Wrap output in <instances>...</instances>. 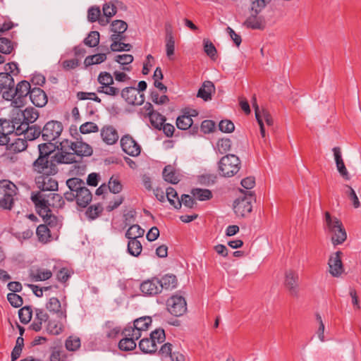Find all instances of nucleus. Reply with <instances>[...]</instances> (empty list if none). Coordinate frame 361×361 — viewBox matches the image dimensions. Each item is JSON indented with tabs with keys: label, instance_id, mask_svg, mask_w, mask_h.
Here are the masks:
<instances>
[{
	"label": "nucleus",
	"instance_id": "f257e3e1",
	"mask_svg": "<svg viewBox=\"0 0 361 361\" xmlns=\"http://www.w3.org/2000/svg\"><path fill=\"white\" fill-rule=\"evenodd\" d=\"M324 216L329 232L333 234L331 242L334 245L343 243L347 239V233L341 220L337 217H332L329 212H326Z\"/></svg>",
	"mask_w": 361,
	"mask_h": 361
},
{
	"label": "nucleus",
	"instance_id": "f03ea898",
	"mask_svg": "<svg viewBox=\"0 0 361 361\" xmlns=\"http://www.w3.org/2000/svg\"><path fill=\"white\" fill-rule=\"evenodd\" d=\"M58 163L55 159V154L49 157H44L39 155L37 159L32 163V168L33 172L39 175H55L58 173Z\"/></svg>",
	"mask_w": 361,
	"mask_h": 361
},
{
	"label": "nucleus",
	"instance_id": "7ed1b4c3",
	"mask_svg": "<svg viewBox=\"0 0 361 361\" xmlns=\"http://www.w3.org/2000/svg\"><path fill=\"white\" fill-rule=\"evenodd\" d=\"M18 188L11 181L4 179L0 180V207L11 210L14 204L13 197Z\"/></svg>",
	"mask_w": 361,
	"mask_h": 361
},
{
	"label": "nucleus",
	"instance_id": "20e7f679",
	"mask_svg": "<svg viewBox=\"0 0 361 361\" xmlns=\"http://www.w3.org/2000/svg\"><path fill=\"white\" fill-rule=\"evenodd\" d=\"M240 160L233 154H228L223 157L219 161V170L221 176L232 177L240 170Z\"/></svg>",
	"mask_w": 361,
	"mask_h": 361
},
{
	"label": "nucleus",
	"instance_id": "39448f33",
	"mask_svg": "<svg viewBox=\"0 0 361 361\" xmlns=\"http://www.w3.org/2000/svg\"><path fill=\"white\" fill-rule=\"evenodd\" d=\"M240 192L244 193V196L234 201L233 211L238 216L245 217L252 210V202L255 200V196L254 192L251 191L245 192L243 190H240Z\"/></svg>",
	"mask_w": 361,
	"mask_h": 361
},
{
	"label": "nucleus",
	"instance_id": "423d86ee",
	"mask_svg": "<svg viewBox=\"0 0 361 361\" xmlns=\"http://www.w3.org/2000/svg\"><path fill=\"white\" fill-rule=\"evenodd\" d=\"M168 311L175 317H180L187 311V304L185 298L180 295H174L166 301Z\"/></svg>",
	"mask_w": 361,
	"mask_h": 361
},
{
	"label": "nucleus",
	"instance_id": "0eeeda50",
	"mask_svg": "<svg viewBox=\"0 0 361 361\" xmlns=\"http://www.w3.org/2000/svg\"><path fill=\"white\" fill-rule=\"evenodd\" d=\"M42 129V139L44 141H54L63 129L61 122L51 120L46 123Z\"/></svg>",
	"mask_w": 361,
	"mask_h": 361
},
{
	"label": "nucleus",
	"instance_id": "6e6552de",
	"mask_svg": "<svg viewBox=\"0 0 361 361\" xmlns=\"http://www.w3.org/2000/svg\"><path fill=\"white\" fill-rule=\"evenodd\" d=\"M48 195L41 192H32L30 199L35 204L37 213L41 216L47 212H51Z\"/></svg>",
	"mask_w": 361,
	"mask_h": 361
},
{
	"label": "nucleus",
	"instance_id": "1a4fd4ad",
	"mask_svg": "<svg viewBox=\"0 0 361 361\" xmlns=\"http://www.w3.org/2000/svg\"><path fill=\"white\" fill-rule=\"evenodd\" d=\"M298 280L299 276L296 271L290 269L285 272L284 286L289 294L294 298L299 296Z\"/></svg>",
	"mask_w": 361,
	"mask_h": 361
},
{
	"label": "nucleus",
	"instance_id": "9d476101",
	"mask_svg": "<svg viewBox=\"0 0 361 361\" xmlns=\"http://www.w3.org/2000/svg\"><path fill=\"white\" fill-rule=\"evenodd\" d=\"M142 294L146 296H155L162 291V286L159 284L158 277H152L144 281L140 286Z\"/></svg>",
	"mask_w": 361,
	"mask_h": 361
},
{
	"label": "nucleus",
	"instance_id": "9b49d317",
	"mask_svg": "<svg viewBox=\"0 0 361 361\" xmlns=\"http://www.w3.org/2000/svg\"><path fill=\"white\" fill-rule=\"evenodd\" d=\"M31 90L30 84L27 80H22L17 84L14 90L16 98L13 101L16 107L24 105L25 99L28 94H30Z\"/></svg>",
	"mask_w": 361,
	"mask_h": 361
},
{
	"label": "nucleus",
	"instance_id": "f8f14e48",
	"mask_svg": "<svg viewBox=\"0 0 361 361\" xmlns=\"http://www.w3.org/2000/svg\"><path fill=\"white\" fill-rule=\"evenodd\" d=\"M138 93L137 90L134 87H127L122 90L121 95L125 101L131 105H141L145 102V94L143 93L140 94L137 97Z\"/></svg>",
	"mask_w": 361,
	"mask_h": 361
},
{
	"label": "nucleus",
	"instance_id": "ddd939ff",
	"mask_svg": "<svg viewBox=\"0 0 361 361\" xmlns=\"http://www.w3.org/2000/svg\"><path fill=\"white\" fill-rule=\"evenodd\" d=\"M121 146L123 151L130 156L137 157L140 154V146L130 135L121 137Z\"/></svg>",
	"mask_w": 361,
	"mask_h": 361
},
{
	"label": "nucleus",
	"instance_id": "4468645a",
	"mask_svg": "<svg viewBox=\"0 0 361 361\" xmlns=\"http://www.w3.org/2000/svg\"><path fill=\"white\" fill-rule=\"evenodd\" d=\"M343 252L337 251L329 257L328 265L329 272L334 277H338L344 272V267L341 260Z\"/></svg>",
	"mask_w": 361,
	"mask_h": 361
},
{
	"label": "nucleus",
	"instance_id": "2eb2a0df",
	"mask_svg": "<svg viewBox=\"0 0 361 361\" xmlns=\"http://www.w3.org/2000/svg\"><path fill=\"white\" fill-rule=\"evenodd\" d=\"M52 175H39L35 177V183L39 189V192L56 191L58 190V182L51 178Z\"/></svg>",
	"mask_w": 361,
	"mask_h": 361
},
{
	"label": "nucleus",
	"instance_id": "dca6fc26",
	"mask_svg": "<svg viewBox=\"0 0 361 361\" xmlns=\"http://www.w3.org/2000/svg\"><path fill=\"white\" fill-rule=\"evenodd\" d=\"M243 25L247 29L264 30L267 26V21L264 16L250 13Z\"/></svg>",
	"mask_w": 361,
	"mask_h": 361
},
{
	"label": "nucleus",
	"instance_id": "f3484780",
	"mask_svg": "<svg viewBox=\"0 0 361 361\" xmlns=\"http://www.w3.org/2000/svg\"><path fill=\"white\" fill-rule=\"evenodd\" d=\"M30 99L32 103L37 107L44 106L48 101L47 94L39 87H34L32 89Z\"/></svg>",
	"mask_w": 361,
	"mask_h": 361
},
{
	"label": "nucleus",
	"instance_id": "a211bd4d",
	"mask_svg": "<svg viewBox=\"0 0 361 361\" xmlns=\"http://www.w3.org/2000/svg\"><path fill=\"white\" fill-rule=\"evenodd\" d=\"M101 137L107 145H114L118 140L117 130L112 126H105L101 130Z\"/></svg>",
	"mask_w": 361,
	"mask_h": 361
},
{
	"label": "nucleus",
	"instance_id": "6ab92c4d",
	"mask_svg": "<svg viewBox=\"0 0 361 361\" xmlns=\"http://www.w3.org/2000/svg\"><path fill=\"white\" fill-rule=\"evenodd\" d=\"M46 308L50 312L56 313L57 317L59 319H66V310H61V304L57 298H51L46 304Z\"/></svg>",
	"mask_w": 361,
	"mask_h": 361
},
{
	"label": "nucleus",
	"instance_id": "aec40b11",
	"mask_svg": "<svg viewBox=\"0 0 361 361\" xmlns=\"http://www.w3.org/2000/svg\"><path fill=\"white\" fill-rule=\"evenodd\" d=\"M55 159H56V163H58V164H70L81 162L80 159L76 156V154L69 152L68 150L56 152Z\"/></svg>",
	"mask_w": 361,
	"mask_h": 361
},
{
	"label": "nucleus",
	"instance_id": "412c9836",
	"mask_svg": "<svg viewBox=\"0 0 361 361\" xmlns=\"http://www.w3.org/2000/svg\"><path fill=\"white\" fill-rule=\"evenodd\" d=\"M27 147V141L25 139L15 138L12 142L10 140L3 155L23 152L26 149Z\"/></svg>",
	"mask_w": 361,
	"mask_h": 361
},
{
	"label": "nucleus",
	"instance_id": "4be33fe9",
	"mask_svg": "<svg viewBox=\"0 0 361 361\" xmlns=\"http://www.w3.org/2000/svg\"><path fill=\"white\" fill-rule=\"evenodd\" d=\"M197 115L196 110H192V113L190 114L185 112L183 115L178 116L176 119V126L180 130H188L193 123L192 116Z\"/></svg>",
	"mask_w": 361,
	"mask_h": 361
},
{
	"label": "nucleus",
	"instance_id": "5701e85b",
	"mask_svg": "<svg viewBox=\"0 0 361 361\" xmlns=\"http://www.w3.org/2000/svg\"><path fill=\"white\" fill-rule=\"evenodd\" d=\"M215 92V87L212 81L206 80L199 89L197 97L207 102L212 99V93Z\"/></svg>",
	"mask_w": 361,
	"mask_h": 361
},
{
	"label": "nucleus",
	"instance_id": "b1692460",
	"mask_svg": "<svg viewBox=\"0 0 361 361\" xmlns=\"http://www.w3.org/2000/svg\"><path fill=\"white\" fill-rule=\"evenodd\" d=\"M59 152V146L53 143L52 141H46L44 143L38 145L39 155H42L44 157L50 158L56 152V150Z\"/></svg>",
	"mask_w": 361,
	"mask_h": 361
},
{
	"label": "nucleus",
	"instance_id": "393cba45",
	"mask_svg": "<svg viewBox=\"0 0 361 361\" xmlns=\"http://www.w3.org/2000/svg\"><path fill=\"white\" fill-rule=\"evenodd\" d=\"M92 200V194L90 190L86 188H83L79 195L76 196L75 202L78 207L80 208H86Z\"/></svg>",
	"mask_w": 361,
	"mask_h": 361
},
{
	"label": "nucleus",
	"instance_id": "a878e982",
	"mask_svg": "<svg viewBox=\"0 0 361 361\" xmlns=\"http://www.w3.org/2000/svg\"><path fill=\"white\" fill-rule=\"evenodd\" d=\"M66 184L68 189L75 193V197L79 195L83 188H86L85 182L80 178L74 177L68 178Z\"/></svg>",
	"mask_w": 361,
	"mask_h": 361
},
{
	"label": "nucleus",
	"instance_id": "bb28decb",
	"mask_svg": "<svg viewBox=\"0 0 361 361\" xmlns=\"http://www.w3.org/2000/svg\"><path fill=\"white\" fill-rule=\"evenodd\" d=\"M139 348L144 353L153 354L157 351V345L150 338H145L139 342Z\"/></svg>",
	"mask_w": 361,
	"mask_h": 361
},
{
	"label": "nucleus",
	"instance_id": "cd10ccee",
	"mask_svg": "<svg viewBox=\"0 0 361 361\" xmlns=\"http://www.w3.org/2000/svg\"><path fill=\"white\" fill-rule=\"evenodd\" d=\"M159 284L162 286V290H172L176 288L178 280L173 274H166L159 279Z\"/></svg>",
	"mask_w": 361,
	"mask_h": 361
},
{
	"label": "nucleus",
	"instance_id": "c85d7f7f",
	"mask_svg": "<svg viewBox=\"0 0 361 361\" xmlns=\"http://www.w3.org/2000/svg\"><path fill=\"white\" fill-rule=\"evenodd\" d=\"M162 175L164 180L171 184H177L180 180L176 175V170L171 165H167L164 167Z\"/></svg>",
	"mask_w": 361,
	"mask_h": 361
},
{
	"label": "nucleus",
	"instance_id": "c756f323",
	"mask_svg": "<svg viewBox=\"0 0 361 361\" xmlns=\"http://www.w3.org/2000/svg\"><path fill=\"white\" fill-rule=\"evenodd\" d=\"M15 82L13 77L9 73H0V90L1 92L4 89L12 90L14 89Z\"/></svg>",
	"mask_w": 361,
	"mask_h": 361
},
{
	"label": "nucleus",
	"instance_id": "7c9ffc66",
	"mask_svg": "<svg viewBox=\"0 0 361 361\" xmlns=\"http://www.w3.org/2000/svg\"><path fill=\"white\" fill-rule=\"evenodd\" d=\"M36 234L38 240L42 243H46L50 240L51 232L47 225L40 224L37 227Z\"/></svg>",
	"mask_w": 361,
	"mask_h": 361
},
{
	"label": "nucleus",
	"instance_id": "2f4dec72",
	"mask_svg": "<svg viewBox=\"0 0 361 361\" xmlns=\"http://www.w3.org/2000/svg\"><path fill=\"white\" fill-rule=\"evenodd\" d=\"M145 230L142 228L138 224H133L126 232V237L128 240H137L138 238L143 236Z\"/></svg>",
	"mask_w": 361,
	"mask_h": 361
},
{
	"label": "nucleus",
	"instance_id": "473e14b6",
	"mask_svg": "<svg viewBox=\"0 0 361 361\" xmlns=\"http://www.w3.org/2000/svg\"><path fill=\"white\" fill-rule=\"evenodd\" d=\"M80 141L79 142L78 150L75 151L76 156L80 159L82 161L83 157H90L92 154L93 150L92 147L82 141V137H80Z\"/></svg>",
	"mask_w": 361,
	"mask_h": 361
},
{
	"label": "nucleus",
	"instance_id": "72a5a7b5",
	"mask_svg": "<svg viewBox=\"0 0 361 361\" xmlns=\"http://www.w3.org/2000/svg\"><path fill=\"white\" fill-rule=\"evenodd\" d=\"M166 196L170 204L176 209H179L181 208V201H180L178 193L173 188L169 187L166 189Z\"/></svg>",
	"mask_w": 361,
	"mask_h": 361
},
{
	"label": "nucleus",
	"instance_id": "f704fd0d",
	"mask_svg": "<svg viewBox=\"0 0 361 361\" xmlns=\"http://www.w3.org/2000/svg\"><path fill=\"white\" fill-rule=\"evenodd\" d=\"M191 194L200 201L209 200L213 197L212 191L209 189L193 188Z\"/></svg>",
	"mask_w": 361,
	"mask_h": 361
},
{
	"label": "nucleus",
	"instance_id": "c9c22d12",
	"mask_svg": "<svg viewBox=\"0 0 361 361\" xmlns=\"http://www.w3.org/2000/svg\"><path fill=\"white\" fill-rule=\"evenodd\" d=\"M30 276L35 281H41L49 279L52 273L48 269H37L35 273L31 272Z\"/></svg>",
	"mask_w": 361,
	"mask_h": 361
},
{
	"label": "nucleus",
	"instance_id": "e433bc0d",
	"mask_svg": "<svg viewBox=\"0 0 361 361\" xmlns=\"http://www.w3.org/2000/svg\"><path fill=\"white\" fill-rule=\"evenodd\" d=\"M27 130L25 135H24L25 140H34L39 137L41 135L42 136V129L40 126L33 125L25 128Z\"/></svg>",
	"mask_w": 361,
	"mask_h": 361
},
{
	"label": "nucleus",
	"instance_id": "4c0bfd02",
	"mask_svg": "<svg viewBox=\"0 0 361 361\" xmlns=\"http://www.w3.org/2000/svg\"><path fill=\"white\" fill-rule=\"evenodd\" d=\"M127 250L130 255L138 257L141 254L142 246L138 240H129Z\"/></svg>",
	"mask_w": 361,
	"mask_h": 361
},
{
	"label": "nucleus",
	"instance_id": "58836bf2",
	"mask_svg": "<svg viewBox=\"0 0 361 361\" xmlns=\"http://www.w3.org/2000/svg\"><path fill=\"white\" fill-rule=\"evenodd\" d=\"M142 330H140L139 329L133 326L130 323L122 331V335L124 336H130L135 341L142 336Z\"/></svg>",
	"mask_w": 361,
	"mask_h": 361
},
{
	"label": "nucleus",
	"instance_id": "ea45409f",
	"mask_svg": "<svg viewBox=\"0 0 361 361\" xmlns=\"http://www.w3.org/2000/svg\"><path fill=\"white\" fill-rule=\"evenodd\" d=\"M18 316L21 323L28 324L32 317V309L30 305L24 306L18 310Z\"/></svg>",
	"mask_w": 361,
	"mask_h": 361
},
{
	"label": "nucleus",
	"instance_id": "a19ab883",
	"mask_svg": "<svg viewBox=\"0 0 361 361\" xmlns=\"http://www.w3.org/2000/svg\"><path fill=\"white\" fill-rule=\"evenodd\" d=\"M16 43L13 42L11 39L1 37H0V52L3 54H9L14 49Z\"/></svg>",
	"mask_w": 361,
	"mask_h": 361
},
{
	"label": "nucleus",
	"instance_id": "79ce46f5",
	"mask_svg": "<svg viewBox=\"0 0 361 361\" xmlns=\"http://www.w3.org/2000/svg\"><path fill=\"white\" fill-rule=\"evenodd\" d=\"M271 2V0H252L249 8L250 12L260 14L262 10Z\"/></svg>",
	"mask_w": 361,
	"mask_h": 361
},
{
	"label": "nucleus",
	"instance_id": "37998d69",
	"mask_svg": "<svg viewBox=\"0 0 361 361\" xmlns=\"http://www.w3.org/2000/svg\"><path fill=\"white\" fill-rule=\"evenodd\" d=\"M136 348L135 341L130 336H124L118 343V348L122 351H130Z\"/></svg>",
	"mask_w": 361,
	"mask_h": 361
},
{
	"label": "nucleus",
	"instance_id": "c03bdc74",
	"mask_svg": "<svg viewBox=\"0 0 361 361\" xmlns=\"http://www.w3.org/2000/svg\"><path fill=\"white\" fill-rule=\"evenodd\" d=\"M45 225L51 228H56L61 226V221L59 218L51 212H47L41 216Z\"/></svg>",
	"mask_w": 361,
	"mask_h": 361
},
{
	"label": "nucleus",
	"instance_id": "a18cd8bd",
	"mask_svg": "<svg viewBox=\"0 0 361 361\" xmlns=\"http://www.w3.org/2000/svg\"><path fill=\"white\" fill-rule=\"evenodd\" d=\"M47 331L51 335H59L63 331V325L61 322L49 320L47 326Z\"/></svg>",
	"mask_w": 361,
	"mask_h": 361
},
{
	"label": "nucleus",
	"instance_id": "49530a36",
	"mask_svg": "<svg viewBox=\"0 0 361 361\" xmlns=\"http://www.w3.org/2000/svg\"><path fill=\"white\" fill-rule=\"evenodd\" d=\"M128 29V24L122 20H115L110 25V31L114 34L124 33Z\"/></svg>",
	"mask_w": 361,
	"mask_h": 361
},
{
	"label": "nucleus",
	"instance_id": "de8ad7c7",
	"mask_svg": "<svg viewBox=\"0 0 361 361\" xmlns=\"http://www.w3.org/2000/svg\"><path fill=\"white\" fill-rule=\"evenodd\" d=\"M99 32L97 31H91L87 37H86L83 43L91 48L96 47L99 45Z\"/></svg>",
	"mask_w": 361,
	"mask_h": 361
},
{
	"label": "nucleus",
	"instance_id": "09e8293b",
	"mask_svg": "<svg viewBox=\"0 0 361 361\" xmlns=\"http://www.w3.org/2000/svg\"><path fill=\"white\" fill-rule=\"evenodd\" d=\"M151 125L157 130H161L163 123L166 121V117L159 112H155L149 116Z\"/></svg>",
	"mask_w": 361,
	"mask_h": 361
},
{
	"label": "nucleus",
	"instance_id": "8fccbe9b",
	"mask_svg": "<svg viewBox=\"0 0 361 361\" xmlns=\"http://www.w3.org/2000/svg\"><path fill=\"white\" fill-rule=\"evenodd\" d=\"M103 212V207L100 203L90 206L86 212V216L91 220L97 219Z\"/></svg>",
	"mask_w": 361,
	"mask_h": 361
},
{
	"label": "nucleus",
	"instance_id": "3c124183",
	"mask_svg": "<svg viewBox=\"0 0 361 361\" xmlns=\"http://www.w3.org/2000/svg\"><path fill=\"white\" fill-rule=\"evenodd\" d=\"M151 323L152 318L150 317L145 316L135 319L132 326L139 329L140 330L147 331Z\"/></svg>",
	"mask_w": 361,
	"mask_h": 361
},
{
	"label": "nucleus",
	"instance_id": "603ef678",
	"mask_svg": "<svg viewBox=\"0 0 361 361\" xmlns=\"http://www.w3.org/2000/svg\"><path fill=\"white\" fill-rule=\"evenodd\" d=\"M232 142L230 138L223 137L219 139L216 143L218 151L220 154H225L231 149Z\"/></svg>",
	"mask_w": 361,
	"mask_h": 361
},
{
	"label": "nucleus",
	"instance_id": "864d4df0",
	"mask_svg": "<svg viewBox=\"0 0 361 361\" xmlns=\"http://www.w3.org/2000/svg\"><path fill=\"white\" fill-rule=\"evenodd\" d=\"M15 126L13 121L6 118H0V132L4 133L6 135H10L13 133Z\"/></svg>",
	"mask_w": 361,
	"mask_h": 361
},
{
	"label": "nucleus",
	"instance_id": "5fc2aeb1",
	"mask_svg": "<svg viewBox=\"0 0 361 361\" xmlns=\"http://www.w3.org/2000/svg\"><path fill=\"white\" fill-rule=\"evenodd\" d=\"M80 339L76 336H69L66 340L65 347L68 351H75L80 347Z\"/></svg>",
	"mask_w": 361,
	"mask_h": 361
},
{
	"label": "nucleus",
	"instance_id": "6e6d98bb",
	"mask_svg": "<svg viewBox=\"0 0 361 361\" xmlns=\"http://www.w3.org/2000/svg\"><path fill=\"white\" fill-rule=\"evenodd\" d=\"M149 338L154 343H162L166 339V334L164 329L158 328L152 331Z\"/></svg>",
	"mask_w": 361,
	"mask_h": 361
},
{
	"label": "nucleus",
	"instance_id": "4d7b16f0",
	"mask_svg": "<svg viewBox=\"0 0 361 361\" xmlns=\"http://www.w3.org/2000/svg\"><path fill=\"white\" fill-rule=\"evenodd\" d=\"M23 120L30 123H34L38 118L39 114L36 109L32 107L27 108L23 112Z\"/></svg>",
	"mask_w": 361,
	"mask_h": 361
},
{
	"label": "nucleus",
	"instance_id": "13d9d810",
	"mask_svg": "<svg viewBox=\"0 0 361 361\" xmlns=\"http://www.w3.org/2000/svg\"><path fill=\"white\" fill-rule=\"evenodd\" d=\"M108 189L111 193L118 194L122 190L123 185L118 178H114V177L112 176L109 179Z\"/></svg>",
	"mask_w": 361,
	"mask_h": 361
},
{
	"label": "nucleus",
	"instance_id": "bf43d9fd",
	"mask_svg": "<svg viewBox=\"0 0 361 361\" xmlns=\"http://www.w3.org/2000/svg\"><path fill=\"white\" fill-rule=\"evenodd\" d=\"M345 187L348 188V190L345 192V194L347 197L349 198V200L352 202L353 206L355 209L359 208L360 207V202L357 195H356L355 191L353 189V188L350 185H345Z\"/></svg>",
	"mask_w": 361,
	"mask_h": 361
},
{
	"label": "nucleus",
	"instance_id": "052dcab7",
	"mask_svg": "<svg viewBox=\"0 0 361 361\" xmlns=\"http://www.w3.org/2000/svg\"><path fill=\"white\" fill-rule=\"evenodd\" d=\"M79 130L82 134H87L98 132L99 127L96 123L89 121L82 124Z\"/></svg>",
	"mask_w": 361,
	"mask_h": 361
},
{
	"label": "nucleus",
	"instance_id": "680f3d73",
	"mask_svg": "<svg viewBox=\"0 0 361 361\" xmlns=\"http://www.w3.org/2000/svg\"><path fill=\"white\" fill-rule=\"evenodd\" d=\"M166 55L170 57L174 54L175 49V41L171 32H166Z\"/></svg>",
	"mask_w": 361,
	"mask_h": 361
},
{
	"label": "nucleus",
	"instance_id": "e2e57ef3",
	"mask_svg": "<svg viewBox=\"0 0 361 361\" xmlns=\"http://www.w3.org/2000/svg\"><path fill=\"white\" fill-rule=\"evenodd\" d=\"M219 129L223 133H231L234 131L235 126L231 120H221L219 124Z\"/></svg>",
	"mask_w": 361,
	"mask_h": 361
},
{
	"label": "nucleus",
	"instance_id": "0e129e2a",
	"mask_svg": "<svg viewBox=\"0 0 361 361\" xmlns=\"http://www.w3.org/2000/svg\"><path fill=\"white\" fill-rule=\"evenodd\" d=\"M204 51L211 59H214L217 51L214 44L208 39H204Z\"/></svg>",
	"mask_w": 361,
	"mask_h": 361
},
{
	"label": "nucleus",
	"instance_id": "69168bd1",
	"mask_svg": "<svg viewBox=\"0 0 361 361\" xmlns=\"http://www.w3.org/2000/svg\"><path fill=\"white\" fill-rule=\"evenodd\" d=\"M49 197H51L52 200V206L54 207H56L59 209H62L65 206V200H63V196L58 193H49L48 195Z\"/></svg>",
	"mask_w": 361,
	"mask_h": 361
},
{
	"label": "nucleus",
	"instance_id": "338daca9",
	"mask_svg": "<svg viewBox=\"0 0 361 361\" xmlns=\"http://www.w3.org/2000/svg\"><path fill=\"white\" fill-rule=\"evenodd\" d=\"M7 300L13 307H20L23 303V298L16 293H8Z\"/></svg>",
	"mask_w": 361,
	"mask_h": 361
},
{
	"label": "nucleus",
	"instance_id": "774afa93",
	"mask_svg": "<svg viewBox=\"0 0 361 361\" xmlns=\"http://www.w3.org/2000/svg\"><path fill=\"white\" fill-rule=\"evenodd\" d=\"M50 361H64L66 359V355L63 351L54 347L50 355Z\"/></svg>",
	"mask_w": 361,
	"mask_h": 361
}]
</instances>
